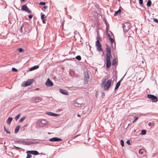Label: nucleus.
<instances>
[{"label": "nucleus", "instance_id": "b1692460", "mask_svg": "<svg viewBox=\"0 0 158 158\" xmlns=\"http://www.w3.org/2000/svg\"><path fill=\"white\" fill-rule=\"evenodd\" d=\"M120 81H118L116 84L115 87V90L116 89L119 87L120 85Z\"/></svg>", "mask_w": 158, "mask_h": 158}, {"label": "nucleus", "instance_id": "de8ad7c7", "mask_svg": "<svg viewBox=\"0 0 158 158\" xmlns=\"http://www.w3.org/2000/svg\"><path fill=\"white\" fill-rule=\"evenodd\" d=\"M32 15H29L28 16V18L30 19H31L32 18Z\"/></svg>", "mask_w": 158, "mask_h": 158}, {"label": "nucleus", "instance_id": "dca6fc26", "mask_svg": "<svg viewBox=\"0 0 158 158\" xmlns=\"http://www.w3.org/2000/svg\"><path fill=\"white\" fill-rule=\"evenodd\" d=\"M18 142L20 143H23L24 145H30V141H24L20 140L18 141Z\"/></svg>", "mask_w": 158, "mask_h": 158}, {"label": "nucleus", "instance_id": "423d86ee", "mask_svg": "<svg viewBox=\"0 0 158 158\" xmlns=\"http://www.w3.org/2000/svg\"><path fill=\"white\" fill-rule=\"evenodd\" d=\"M110 56H108V55L106 56V67L107 68H110L111 65Z\"/></svg>", "mask_w": 158, "mask_h": 158}, {"label": "nucleus", "instance_id": "cd10ccee", "mask_svg": "<svg viewBox=\"0 0 158 158\" xmlns=\"http://www.w3.org/2000/svg\"><path fill=\"white\" fill-rule=\"evenodd\" d=\"M146 130H142L141 131V135H144L146 134Z\"/></svg>", "mask_w": 158, "mask_h": 158}, {"label": "nucleus", "instance_id": "6e6552de", "mask_svg": "<svg viewBox=\"0 0 158 158\" xmlns=\"http://www.w3.org/2000/svg\"><path fill=\"white\" fill-rule=\"evenodd\" d=\"M21 9L22 10L28 13L31 12V11L29 9V8L27 7V5H23L21 6Z\"/></svg>", "mask_w": 158, "mask_h": 158}, {"label": "nucleus", "instance_id": "7c9ffc66", "mask_svg": "<svg viewBox=\"0 0 158 158\" xmlns=\"http://www.w3.org/2000/svg\"><path fill=\"white\" fill-rule=\"evenodd\" d=\"M76 59L78 60H81V57L80 56H77L76 57Z\"/></svg>", "mask_w": 158, "mask_h": 158}, {"label": "nucleus", "instance_id": "13d9d810", "mask_svg": "<svg viewBox=\"0 0 158 158\" xmlns=\"http://www.w3.org/2000/svg\"><path fill=\"white\" fill-rule=\"evenodd\" d=\"M35 90H38L39 89V88H37V89H35Z\"/></svg>", "mask_w": 158, "mask_h": 158}, {"label": "nucleus", "instance_id": "ea45409f", "mask_svg": "<svg viewBox=\"0 0 158 158\" xmlns=\"http://www.w3.org/2000/svg\"><path fill=\"white\" fill-rule=\"evenodd\" d=\"M134 118H135L134 120V121H133V123H134L135 121L138 119V117L137 116H135L134 117Z\"/></svg>", "mask_w": 158, "mask_h": 158}, {"label": "nucleus", "instance_id": "473e14b6", "mask_svg": "<svg viewBox=\"0 0 158 158\" xmlns=\"http://www.w3.org/2000/svg\"><path fill=\"white\" fill-rule=\"evenodd\" d=\"M18 50L20 52H24V50L22 48H19L18 49Z\"/></svg>", "mask_w": 158, "mask_h": 158}, {"label": "nucleus", "instance_id": "f257e3e1", "mask_svg": "<svg viewBox=\"0 0 158 158\" xmlns=\"http://www.w3.org/2000/svg\"><path fill=\"white\" fill-rule=\"evenodd\" d=\"M130 24L128 23L125 22L123 24V31L127 32L130 29Z\"/></svg>", "mask_w": 158, "mask_h": 158}, {"label": "nucleus", "instance_id": "9b49d317", "mask_svg": "<svg viewBox=\"0 0 158 158\" xmlns=\"http://www.w3.org/2000/svg\"><path fill=\"white\" fill-rule=\"evenodd\" d=\"M53 84L52 82L49 78H48L45 83L46 85L48 87H51L53 86Z\"/></svg>", "mask_w": 158, "mask_h": 158}, {"label": "nucleus", "instance_id": "a18cd8bd", "mask_svg": "<svg viewBox=\"0 0 158 158\" xmlns=\"http://www.w3.org/2000/svg\"><path fill=\"white\" fill-rule=\"evenodd\" d=\"M31 155L30 154H27L26 158H31Z\"/></svg>", "mask_w": 158, "mask_h": 158}, {"label": "nucleus", "instance_id": "412c9836", "mask_svg": "<svg viewBox=\"0 0 158 158\" xmlns=\"http://www.w3.org/2000/svg\"><path fill=\"white\" fill-rule=\"evenodd\" d=\"M121 10L120 9H119L117 11L115 12L114 14V16H116L118 15H120L121 13Z\"/></svg>", "mask_w": 158, "mask_h": 158}, {"label": "nucleus", "instance_id": "e433bc0d", "mask_svg": "<svg viewBox=\"0 0 158 158\" xmlns=\"http://www.w3.org/2000/svg\"><path fill=\"white\" fill-rule=\"evenodd\" d=\"M38 143V142H31L30 141V145H31L32 144H37Z\"/></svg>", "mask_w": 158, "mask_h": 158}, {"label": "nucleus", "instance_id": "5fc2aeb1", "mask_svg": "<svg viewBox=\"0 0 158 158\" xmlns=\"http://www.w3.org/2000/svg\"><path fill=\"white\" fill-rule=\"evenodd\" d=\"M79 135H76L74 138H73V139L76 138Z\"/></svg>", "mask_w": 158, "mask_h": 158}, {"label": "nucleus", "instance_id": "49530a36", "mask_svg": "<svg viewBox=\"0 0 158 158\" xmlns=\"http://www.w3.org/2000/svg\"><path fill=\"white\" fill-rule=\"evenodd\" d=\"M126 143L128 145H130L131 144L130 141V140H128L127 141Z\"/></svg>", "mask_w": 158, "mask_h": 158}, {"label": "nucleus", "instance_id": "c85d7f7f", "mask_svg": "<svg viewBox=\"0 0 158 158\" xmlns=\"http://www.w3.org/2000/svg\"><path fill=\"white\" fill-rule=\"evenodd\" d=\"M26 116H24L21 118L20 120V122H22L26 118Z\"/></svg>", "mask_w": 158, "mask_h": 158}, {"label": "nucleus", "instance_id": "f3484780", "mask_svg": "<svg viewBox=\"0 0 158 158\" xmlns=\"http://www.w3.org/2000/svg\"><path fill=\"white\" fill-rule=\"evenodd\" d=\"M146 152L144 149H141L139 150V153L144 156L145 155Z\"/></svg>", "mask_w": 158, "mask_h": 158}, {"label": "nucleus", "instance_id": "a19ab883", "mask_svg": "<svg viewBox=\"0 0 158 158\" xmlns=\"http://www.w3.org/2000/svg\"><path fill=\"white\" fill-rule=\"evenodd\" d=\"M45 17V15L44 14H41V19H44V18Z\"/></svg>", "mask_w": 158, "mask_h": 158}, {"label": "nucleus", "instance_id": "4d7b16f0", "mask_svg": "<svg viewBox=\"0 0 158 158\" xmlns=\"http://www.w3.org/2000/svg\"><path fill=\"white\" fill-rule=\"evenodd\" d=\"M64 9L65 10L66 12H67L66 8H64Z\"/></svg>", "mask_w": 158, "mask_h": 158}, {"label": "nucleus", "instance_id": "6ab92c4d", "mask_svg": "<svg viewBox=\"0 0 158 158\" xmlns=\"http://www.w3.org/2000/svg\"><path fill=\"white\" fill-rule=\"evenodd\" d=\"M39 66L38 65H35V66L31 67L30 69L29 70L30 71H32L33 70H35V69H38V68H39Z\"/></svg>", "mask_w": 158, "mask_h": 158}, {"label": "nucleus", "instance_id": "5701e85b", "mask_svg": "<svg viewBox=\"0 0 158 158\" xmlns=\"http://www.w3.org/2000/svg\"><path fill=\"white\" fill-rule=\"evenodd\" d=\"M41 101V98L39 97H36L35 98V102H39Z\"/></svg>", "mask_w": 158, "mask_h": 158}, {"label": "nucleus", "instance_id": "c03bdc74", "mask_svg": "<svg viewBox=\"0 0 158 158\" xmlns=\"http://www.w3.org/2000/svg\"><path fill=\"white\" fill-rule=\"evenodd\" d=\"M153 21L155 22L158 23V19H156V18H154L153 19Z\"/></svg>", "mask_w": 158, "mask_h": 158}, {"label": "nucleus", "instance_id": "39448f33", "mask_svg": "<svg viewBox=\"0 0 158 158\" xmlns=\"http://www.w3.org/2000/svg\"><path fill=\"white\" fill-rule=\"evenodd\" d=\"M147 97L152 100L153 102H155L157 101V97L154 95L148 94L147 95Z\"/></svg>", "mask_w": 158, "mask_h": 158}, {"label": "nucleus", "instance_id": "79ce46f5", "mask_svg": "<svg viewBox=\"0 0 158 158\" xmlns=\"http://www.w3.org/2000/svg\"><path fill=\"white\" fill-rule=\"evenodd\" d=\"M139 4L140 5H142L143 4V0H139Z\"/></svg>", "mask_w": 158, "mask_h": 158}, {"label": "nucleus", "instance_id": "8fccbe9b", "mask_svg": "<svg viewBox=\"0 0 158 158\" xmlns=\"http://www.w3.org/2000/svg\"><path fill=\"white\" fill-rule=\"evenodd\" d=\"M14 148H18V149H21V148H20L15 146H14Z\"/></svg>", "mask_w": 158, "mask_h": 158}, {"label": "nucleus", "instance_id": "1a4fd4ad", "mask_svg": "<svg viewBox=\"0 0 158 158\" xmlns=\"http://www.w3.org/2000/svg\"><path fill=\"white\" fill-rule=\"evenodd\" d=\"M33 81V79H28L27 81L24 84V85H23V86H27L31 84Z\"/></svg>", "mask_w": 158, "mask_h": 158}, {"label": "nucleus", "instance_id": "aec40b11", "mask_svg": "<svg viewBox=\"0 0 158 158\" xmlns=\"http://www.w3.org/2000/svg\"><path fill=\"white\" fill-rule=\"evenodd\" d=\"M21 127V125H19L17 126L15 128V133H17L19 131V130L20 128Z\"/></svg>", "mask_w": 158, "mask_h": 158}, {"label": "nucleus", "instance_id": "4c0bfd02", "mask_svg": "<svg viewBox=\"0 0 158 158\" xmlns=\"http://www.w3.org/2000/svg\"><path fill=\"white\" fill-rule=\"evenodd\" d=\"M116 60L115 59H113L112 62V64L113 65H115V64L116 63Z\"/></svg>", "mask_w": 158, "mask_h": 158}, {"label": "nucleus", "instance_id": "a878e982", "mask_svg": "<svg viewBox=\"0 0 158 158\" xmlns=\"http://www.w3.org/2000/svg\"><path fill=\"white\" fill-rule=\"evenodd\" d=\"M151 5V1L150 0H148L147 2V5L148 7H150Z\"/></svg>", "mask_w": 158, "mask_h": 158}, {"label": "nucleus", "instance_id": "f704fd0d", "mask_svg": "<svg viewBox=\"0 0 158 158\" xmlns=\"http://www.w3.org/2000/svg\"><path fill=\"white\" fill-rule=\"evenodd\" d=\"M4 131L6 132L7 133L10 134V132L8 131L6 129L5 126L4 127Z\"/></svg>", "mask_w": 158, "mask_h": 158}, {"label": "nucleus", "instance_id": "4be33fe9", "mask_svg": "<svg viewBox=\"0 0 158 158\" xmlns=\"http://www.w3.org/2000/svg\"><path fill=\"white\" fill-rule=\"evenodd\" d=\"M69 74L71 76L73 77H74L75 76V73L74 71L72 70H70Z\"/></svg>", "mask_w": 158, "mask_h": 158}, {"label": "nucleus", "instance_id": "72a5a7b5", "mask_svg": "<svg viewBox=\"0 0 158 158\" xmlns=\"http://www.w3.org/2000/svg\"><path fill=\"white\" fill-rule=\"evenodd\" d=\"M20 115V114H19L16 115V116L15 117V119L16 120H17L19 118Z\"/></svg>", "mask_w": 158, "mask_h": 158}, {"label": "nucleus", "instance_id": "bb28decb", "mask_svg": "<svg viewBox=\"0 0 158 158\" xmlns=\"http://www.w3.org/2000/svg\"><path fill=\"white\" fill-rule=\"evenodd\" d=\"M108 37L109 38V40H110V42H111V43H112L114 42V39L111 38V37H110V34H108Z\"/></svg>", "mask_w": 158, "mask_h": 158}, {"label": "nucleus", "instance_id": "f8f14e48", "mask_svg": "<svg viewBox=\"0 0 158 158\" xmlns=\"http://www.w3.org/2000/svg\"><path fill=\"white\" fill-rule=\"evenodd\" d=\"M27 153H30L34 155H37L39 154V152L35 150L27 151L26 152Z\"/></svg>", "mask_w": 158, "mask_h": 158}, {"label": "nucleus", "instance_id": "a211bd4d", "mask_svg": "<svg viewBox=\"0 0 158 158\" xmlns=\"http://www.w3.org/2000/svg\"><path fill=\"white\" fill-rule=\"evenodd\" d=\"M47 114H48L49 115L52 116H55V117L57 116H59V114L54 113H53L51 112H48L47 113Z\"/></svg>", "mask_w": 158, "mask_h": 158}, {"label": "nucleus", "instance_id": "20e7f679", "mask_svg": "<svg viewBox=\"0 0 158 158\" xmlns=\"http://www.w3.org/2000/svg\"><path fill=\"white\" fill-rule=\"evenodd\" d=\"M84 83L86 84L88 82L89 78V74L87 71H84Z\"/></svg>", "mask_w": 158, "mask_h": 158}, {"label": "nucleus", "instance_id": "ddd939ff", "mask_svg": "<svg viewBox=\"0 0 158 158\" xmlns=\"http://www.w3.org/2000/svg\"><path fill=\"white\" fill-rule=\"evenodd\" d=\"M62 140L60 138L57 137H53L49 139V140L51 142H57L62 141Z\"/></svg>", "mask_w": 158, "mask_h": 158}, {"label": "nucleus", "instance_id": "2f4dec72", "mask_svg": "<svg viewBox=\"0 0 158 158\" xmlns=\"http://www.w3.org/2000/svg\"><path fill=\"white\" fill-rule=\"evenodd\" d=\"M106 80L105 79L104 80H102V82L101 84V85L102 86L103 85H104V84L106 82Z\"/></svg>", "mask_w": 158, "mask_h": 158}, {"label": "nucleus", "instance_id": "9d476101", "mask_svg": "<svg viewBox=\"0 0 158 158\" xmlns=\"http://www.w3.org/2000/svg\"><path fill=\"white\" fill-rule=\"evenodd\" d=\"M106 56L108 55V56H110L111 48L110 46L106 45Z\"/></svg>", "mask_w": 158, "mask_h": 158}, {"label": "nucleus", "instance_id": "09e8293b", "mask_svg": "<svg viewBox=\"0 0 158 158\" xmlns=\"http://www.w3.org/2000/svg\"><path fill=\"white\" fill-rule=\"evenodd\" d=\"M125 74L124 75V76L121 78V79L120 80V81H120V82L122 81L123 80L124 77L125 76Z\"/></svg>", "mask_w": 158, "mask_h": 158}, {"label": "nucleus", "instance_id": "2eb2a0df", "mask_svg": "<svg viewBox=\"0 0 158 158\" xmlns=\"http://www.w3.org/2000/svg\"><path fill=\"white\" fill-rule=\"evenodd\" d=\"M74 106L75 107H81L82 106H84L85 105V104L83 103H78L77 102H75L74 104Z\"/></svg>", "mask_w": 158, "mask_h": 158}, {"label": "nucleus", "instance_id": "c756f323", "mask_svg": "<svg viewBox=\"0 0 158 158\" xmlns=\"http://www.w3.org/2000/svg\"><path fill=\"white\" fill-rule=\"evenodd\" d=\"M24 26V23H23L22 24V25L20 27V29L19 30V31L21 33H22L23 32L22 28H23V27Z\"/></svg>", "mask_w": 158, "mask_h": 158}, {"label": "nucleus", "instance_id": "3c124183", "mask_svg": "<svg viewBox=\"0 0 158 158\" xmlns=\"http://www.w3.org/2000/svg\"><path fill=\"white\" fill-rule=\"evenodd\" d=\"M152 123L151 122H149L148 123V125L150 126H152Z\"/></svg>", "mask_w": 158, "mask_h": 158}, {"label": "nucleus", "instance_id": "c9c22d12", "mask_svg": "<svg viewBox=\"0 0 158 158\" xmlns=\"http://www.w3.org/2000/svg\"><path fill=\"white\" fill-rule=\"evenodd\" d=\"M121 142V144L122 146H124V141L122 140L121 139L120 141Z\"/></svg>", "mask_w": 158, "mask_h": 158}, {"label": "nucleus", "instance_id": "864d4df0", "mask_svg": "<svg viewBox=\"0 0 158 158\" xmlns=\"http://www.w3.org/2000/svg\"><path fill=\"white\" fill-rule=\"evenodd\" d=\"M43 8L45 9H46L47 8V7L46 6H43Z\"/></svg>", "mask_w": 158, "mask_h": 158}, {"label": "nucleus", "instance_id": "7ed1b4c3", "mask_svg": "<svg viewBox=\"0 0 158 158\" xmlns=\"http://www.w3.org/2000/svg\"><path fill=\"white\" fill-rule=\"evenodd\" d=\"M111 82V80H108L106 84L103 85V89L104 90H107L110 87Z\"/></svg>", "mask_w": 158, "mask_h": 158}, {"label": "nucleus", "instance_id": "603ef678", "mask_svg": "<svg viewBox=\"0 0 158 158\" xmlns=\"http://www.w3.org/2000/svg\"><path fill=\"white\" fill-rule=\"evenodd\" d=\"M42 22H43V23H46L45 20V19H42Z\"/></svg>", "mask_w": 158, "mask_h": 158}, {"label": "nucleus", "instance_id": "393cba45", "mask_svg": "<svg viewBox=\"0 0 158 158\" xmlns=\"http://www.w3.org/2000/svg\"><path fill=\"white\" fill-rule=\"evenodd\" d=\"M12 118L10 117H9L7 120V123L8 124H10V123L12 121Z\"/></svg>", "mask_w": 158, "mask_h": 158}, {"label": "nucleus", "instance_id": "6e6d98bb", "mask_svg": "<svg viewBox=\"0 0 158 158\" xmlns=\"http://www.w3.org/2000/svg\"><path fill=\"white\" fill-rule=\"evenodd\" d=\"M77 116L79 117H80L81 116V115L79 114H78L77 115Z\"/></svg>", "mask_w": 158, "mask_h": 158}, {"label": "nucleus", "instance_id": "bf43d9fd", "mask_svg": "<svg viewBox=\"0 0 158 158\" xmlns=\"http://www.w3.org/2000/svg\"><path fill=\"white\" fill-rule=\"evenodd\" d=\"M22 1H25V0H21Z\"/></svg>", "mask_w": 158, "mask_h": 158}, {"label": "nucleus", "instance_id": "0eeeda50", "mask_svg": "<svg viewBox=\"0 0 158 158\" xmlns=\"http://www.w3.org/2000/svg\"><path fill=\"white\" fill-rule=\"evenodd\" d=\"M39 125L41 127H44L46 125H47V122L46 120L43 119L39 121Z\"/></svg>", "mask_w": 158, "mask_h": 158}, {"label": "nucleus", "instance_id": "f03ea898", "mask_svg": "<svg viewBox=\"0 0 158 158\" xmlns=\"http://www.w3.org/2000/svg\"><path fill=\"white\" fill-rule=\"evenodd\" d=\"M97 40L96 42L95 46L97 48V50L98 52H101L102 51V49L101 48V44L99 42V39L97 38Z\"/></svg>", "mask_w": 158, "mask_h": 158}, {"label": "nucleus", "instance_id": "58836bf2", "mask_svg": "<svg viewBox=\"0 0 158 158\" xmlns=\"http://www.w3.org/2000/svg\"><path fill=\"white\" fill-rule=\"evenodd\" d=\"M45 2H40L39 4L40 5L42 6L45 5Z\"/></svg>", "mask_w": 158, "mask_h": 158}, {"label": "nucleus", "instance_id": "37998d69", "mask_svg": "<svg viewBox=\"0 0 158 158\" xmlns=\"http://www.w3.org/2000/svg\"><path fill=\"white\" fill-rule=\"evenodd\" d=\"M12 71H15V72H17L18 71V70H17V69H15V68H14V67L12 68Z\"/></svg>", "mask_w": 158, "mask_h": 158}, {"label": "nucleus", "instance_id": "4468645a", "mask_svg": "<svg viewBox=\"0 0 158 158\" xmlns=\"http://www.w3.org/2000/svg\"><path fill=\"white\" fill-rule=\"evenodd\" d=\"M59 91L60 93L64 95H68L69 94V92L67 90L62 89H60Z\"/></svg>", "mask_w": 158, "mask_h": 158}]
</instances>
